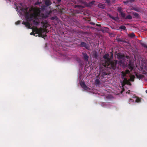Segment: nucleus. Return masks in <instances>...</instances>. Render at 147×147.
Segmentation results:
<instances>
[{"label":"nucleus","instance_id":"45","mask_svg":"<svg viewBox=\"0 0 147 147\" xmlns=\"http://www.w3.org/2000/svg\"><path fill=\"white\" fill-rule=\"evenodd\" d=\"M125 84H124V83H123V82L122 83V86H124V85H125Z\"/></svg>","mask_w":147,"mask_h":147},{"label":"nucleus","instance_id":"30","mask_svg":"<svg viewBox=\"0 0 147 147\" xmlns=\"http://www.w3.org/2000/svg\"><path fill=\"white\" fill-rule=\"evenodd\" d=\"M42 3L41 2H39L38 1H37L36 3H34V5H39Z\"/></svg>","mask_w":147,"mask_h":147},{"label":"nucleus","instance_id":"6","mask_svg":"<svg viewBox=\"0 0 147 147\" xmlns=\"http://www.w3.org/2000/svg\"><path fill=\"white\" fill-rule=\"evenodd\" d=\"M117 58L119 59H123L125 56L124 55L120 53H117Z\"/></svg>","mask_w":147,"mask_h":147},{"label":"nucleus","instance_id":"42","mask_svg":"<svg viewBox=\"0 0 147 147\" xmlns=\"http://www.w3.org/2000/svg\"><path fill=\"white\" fill-rule=\"evenodd\" d=\"M26 23H27V22H25L24 21H23L22 22V24L25 25V24H26Z\"/></svg>","mask_w":147,"mask_h":147},{"label":"nucleus","instance_id":"1","mask_svg":"<svg viewBox=\"0 0 147 147\" xmlns=\"http://www.w3.org/2000/svg\"><path fill=\"white\" fill-rule=\"evenodd\" d=\"M27 8H22L21 10L22 11H24L25 17L28 21L30 22L34 20L33 21L34 24L35 25H38L40 22L38 19L37 18V17L40 15V10L38 8H36V10L38 13H30V12L27 11Z\"/></svg>","mask_w":147,"mask_h":147},{"label":"nucleus","instance_id":"23","mask_svg":"<svg viewBox=\"0 0 147 147\" xmlns=\"http://www.w3.org/2000/svg\"><path fill=\"white\" fill-rule=\"evenodd\" d=\"M122 76L121 78L122 79H123L126 76V74L123 71L121 72Z\"/></svg>","mask_w":147,"mask_h":147},{"label":"nucleus","instance_id":"40","mask_svg":"<svg viewBox=\"0 0 147 147\" xmlns=\"http://www.w3.org/2000/svg\"><path fill=\"white\" fill-rule=\"evenodd\" d=\"M59 12H60V13H62L63 12L62 9H59Z\"/></svg>","mask_w":147,"mask_h":147},{"label":"nucleus","instance_id":"3","mask_svg":"<svg viewBox=\"0 0 147 147\" xmlns=\"http://www.w3.org/2000/svg\"><path fill=\"white\" fill-rule=\"evenodd\" d=\"M32 32L30 33L31 35H33L36 36L37 35H35L36 34L38 35V36L42 38L46 37L47 35L45 34V35H42V33L45 32V31L43 30L42 28H38L37 27H35L32 29Z\"/></svg>","mask_w":147,"mask_h":147},{"label":"nucleus","instance_id":"22","mask_svg":"<svg viewBox=\"0 0 147 147\" xmlns=\"http://www.w3.org/2000/svg\"><path fill=\"white\" fill-rule=\"evenodd\" d=\"M95 83L96 85H99L100 84V81L98 79H96L95 80Z\"/></svg>","mask_w":147,"mask_h":147},{"label":"nucleus","instance_id":"19","mask_svg":"<svg viewBox=\"0 0 147 147\" xmlns=\"http://www.w3.org/2000/svg\"><path fill=\"white\" fill-rule=\"evenodd\" d=\"M51 19L52 20H55L56 21H57L58 20V18L56 16H55L53 17H52L51 18Z\"/></svg>","mask_w":147,"mask_h":147},{"label":"nucleus","instance_id":"8","mask_svg":"<svg viewBox=\"0 0 147 147\" xmlns=\"http://www.w3.org/2000/svg\"><path fill=\"white\" fill-rule=\"evenodd\" d=\"M82 55L83 56V58L85 61H88V59L89 57L86 53H82Z\"/></svg>","mask_w":147,"mask_h":147},{"label":"nucleus","instance_id":"46","mask_svg":"<svg viewBox=\"0 0 147 147\" xmlns=\"http://www.w3.org/2000/svg\"><path fill=\"white\" fill-rule=\"evenodd\" d=\"M126 57L127 59H128L129 57V56H127Z\"/></svg>","mask_w":147,"mask_h":147},{"label":"nucleus","instance_id":"2","mask_svg":"<svg viewBox=\"0 0 147 147\" xmlns=\"http://www.w3.org/2000/svg\"><path fill=\"white\" fill-rule=\"evenodd\" d=\"M109 54H107L103 56V58L105 59V62L104 66L106 67L115 70L116 68L117 62L111 61L109 57Z\"/></svg>","mask_w":147,"mask_h":147},{"label":"nucleus","instance_id":"48","mask_svg":"<svg viewBox=\"0 0 147 147\" xmlns=\"http://www.w3.org/2000/svg\"><path fill=\"white\" fill-rule=\"evenodd\" d=\"M92 24L93 25H94L95 24V23H92Z\"/></svg>","mask_w":147,"mask_h":147},{"label":"nucleus","instance_id":"36","mask_svg":"<svg viewBox=\"0 0 147 147\" xmlns=\"http://www.w3.org/2000/svg\"><path fill=\"white\" fill-rule=\"evenodd\" d=\"M142 46H143L145 48H147V46L144 44H142Z\"/></svg>","mask_w":147,"mask_h":147},{"label":"nucleus","instance_id":"41","mask_svg":"<svg viewBox=\"0 0 147 147\" xmlns=\"http://www.w3.org/2000/svg\"><path fill=\"white\" fill-rule=\"evenodd\" d=\"M76 7H80V5H75Z\"/></svg>","mask_w":147,"mask_h":147},{"label":"nucleus","instance_id":"49","mask_svg":"<svg viewBox=\"0 0 147 147\" xmlns=\"http://www.w3.org/2000/svg\"><path fill=\"white\" fill-rule=\"evenodd\" d=\"M130 100H132V99H130Z\"/></svg>","mask_w":147,"mask_h":147},{"label":"nucleus","instance_id":"29","mask_svg":"<svg viewBox=\"0 0 147 147\" xmlns=\"http://www.w3.org/2000/svg\"><path fill=\"white\" fill-rule=\"evenodd\" d=\"M46 6L44 5H42L41 6V9L42 10H44L45 9Z\"/></svg>","mask_w":147,"mask_h":147},{"label":"nucleus","instance_id":"18","mask_svg":"<svg viewBox=\"0 0 147 147\" xmlns=\"http://www.w3.org/2000/svg\"><path fill=\"white\" fill-rule=\"evenodd\" d=\"M133 14L134 16L135 17L137 18H139L140 17L139 15L136 12H133L132 13Z\"/></svg>","mask_w":147,"mask_h":147},{"label":"nucleus","instance_id":"14","mask_svg":"<svg viewBox=\"0 0 147 147\" xmlns=\"http://www.w3.org/2000/svg\"><path fill=\"white\" fill-rule=\"evenodd\" d=\"M128 37L131 38H133L135 37V35L134 33H131L128 34Z\"/></svg>","mask_w":147,"mask_h":147},{"label":"nucleus","instance_id":"26","mask_svg":"<svg viewBox=\"0 0 147 147\" xmlns=\"http://www.w3.org/2000/svg\"><path fill=\"white\" fill-rule=\"evenodd\" d=\"M132 19V16L130 15H128L126 16L125 18L126 19Z\"/></svg>","mask_w":147,"mask_h":147},{"label":"nucleus","instance_id":"21","mask_svg":"<svg viewBox=\"0 0 147 147\" xmlns=\"http://www.w3.org/2000/svg\"><path fill=\"white\" fill-rule=\"evenodd\" d=\"M110 18H112V19L115 20V21H117V20H119V18L118 17H114L113 16H110Z\"/></svg>","mask_w":147,"mask_h":147},{"label":"nucleus","instance_id":"38","mask_svg":"<svg viewBox=\"0 0 147 147\" xmlns=\"http://www.w3.org/2000/svg\"><path fill=\"white\" fill-rule=\"evenodd\" d=\"M126 84H128L129 85H131V83L129 82V81H128V82H127V83Z\"/></svg>","mask_w":147,"mask_h":147},{"label":"nucleus","instance_id":"34","mask_svg":"<svg viewBox=\"0 0 147 147\" xmlns=\"http://www.w3.org/2000/svg\"><path fill=\"white\" fill-rule=\"evenodd\" d=\"M20 21L18 20L16 22L15 24L16 25H18L20 24Z\"/></svg>","mask_w":147,"mask_h":147},{"label":"nucleus","instance_id":"17","mask_svg":"<svg viewBox=\"0 0 147 147\" xmlns=\"http://www.w3.org/2000/svg\"><path fill=\"white\" fill-rule=\"evenodd\" d=\"M135 78V76L134 75H132L130 77V78L129 80L131 82H134V81Z\"/></svg>","mask_w":147,"mask_h":147},{"label":"nucleus","instance_id":"11","mask_svg":"<svg viewBox=\"0 0 147 147\" xmlns=\"http://www.w3.org/2000/svg\"><path fill=\"white\" fill-rule=\"evenodd\" d=\"M128 67L131 70H132L133 69V65L130 61L129 62L128 65Z\"/></svg>","mask_w":147,"mask_h":147},{"label":"nucleus","instance_id":"13","mask_svg":"<svg viewBox=\"0 0 147 147\" xmlns=\"http://www.w3.org/2000/svg\"><path fill=\"white\" fill-rule=\"evenodd\" d=\"M49 14H44L42 13L41 14V17L42 18L44 19H46L47 18Z\"/></svg>","mask_w":147,"mask_h":147},{"label":"nucleus","instance_id":"27","mask_svg":"<svg viewBox=\"0 0 147 147\" xmlns=\"http://www.w3.org/2000/svg\"><path fill=\"white\" fill-rule=\"evenodd\" d=\"M120 13L121 15L122 18H124L125 17V13L122 12H121V13Z\"/></svg>","mask_w":147,"mask_h":147},{"label":"nucleus","instance_id":"10","mask_svg":"<svg viewBox=\"0 0 147 147\" xmlns=\"http://www.w3.org/2000/svg\"><path fill=\"white\" fill-rule=\"evenodd\" d=\"M45 3L46 7L50 6L52 4L50 0H45Z\"/></svg>","mask_w":147,"mask_h":147},{"label":"nucleus","instance_id":"9","mask_svg":"<svg viewBox=\"0 0 147 147\" xmlns=\"http://www.w3.org/2000/svg\"><path fill=\"white\" fill-rule=\"evenodd\" d=\"M80 85L82 88H83L85 90L88 89V87L86 85L84 82H82L80 83Z\"/></svg>","mask_w":147,"mask_h":147},{"label":"nucleus","instance_id":"20","mask_svg":"<svg viewBox=\"0 0 147 147\" xmlns=\"http://www.w3.org/2000/svg\"><path fill=\"white\" fill-rule=\"evenodd\" d=\"M123 79H124L123 82L124 84H126L127 83L129 80H128L127 78H123Z\"/></svg>","mask_w":147,"mask_h":147},{"label":"nucleus","instance_id":"16","mask_svg":"<svg viewBox=\"0 0 147 147\" xmlns=\"http://www.w3.org/2000/svg\"><path fill=\"white\" fill-rule=\"evenodd\" d=\"M25 26L26 27H27L29 29L31 28V24L28 22H27V23H26V24L25 25Z\"/></svg>","mask_w":147,"mask_h":147},{"label":"nucleus","instance_id":"12","mask_svg":"<svg viewBox=\"0 0 147 147\" xmlns=\"http://www.w3.org/2000/svg\"><path fill=\"white\" fill-rule=\"evenodd\" d=\"M98 7L100 8L104 9L105 7V4L100 3L98 5Z\"/></svg>","mask_w":147,"mask_h":147},{"label":"nucleus","instance_id":"33","mask_svg":"<svg viewBox=\"0 0 147 147\" xmlns=\"http://www.w3.org/2000/svg\"><path fill=\"white\" fill-rule=\"evenodd\" d=\"M42 23L45 26V25L47 24L48 23L47 21H45V22H42Z\"/></svg>","mask_w":147,"mask_h":147},{"label":"nucleus","instance_id":"47","mask_svg":"<svg viewBox=\"0 0 147 147\" xmlns=\"http://www.w3.org/2000/svg\"><path fill=\"white\" fill-rule=\"evenodd\" d=\"M60 5H58L57 6V7H58V9H59V6Z\"/></svg>","mask_w":147,"mask_h":147},{"label":"nucleus","instance_id":"32","mask_svg":"<svg viewBox=\"0 0 147 147\" xmlns=\"http://www.w3.org/2000/svg\"><path fill=\"white\" fill-rule=\"evenodd\" d=\"M124 72L127 74H128V73H129L130 71L129 70L127 69L125 71V72Z\"/></svg>","mask_w":147,"mask_h":147},{"label":"nucleus","instance_id":"5","mask_svg":"<svg viewBox=\"0 0 147 147\" xmlns=\"http://www.w3.org/2000/svg\"><path fill=\"white\" fill-rule=\"evenodd\" d=\"M116 40L118 42H125L127 43H128V42L127 41H125L124 38H116Z\"/></svg>","mask_w":147,"mask_h":147},{"label":"nucleus","instance_id":"31","mask_svg":"<svg viewBox=\"0 0 147 147\" xmlns=\"http://www.w3.org/2000/svg\"><path fill=\"white\" fill-rule=\"evenodd\" d=\"M133 9L137 11H139V9L137 8L134 7H133Z\"/></svg>","mask_w":147,"mask_h":147},{"label":"nucleus","instance_id":"43","mask_svg":"<svg viewBox=\"0 0 147 147\" xmlns=\"http://www.w3.org/2000/svg\"><path fill=\"white\" fill-rule=\"evenodd\" d=\"M140 99H137L136 100V101L137 102H139V101H140Z\"/></svg>","mask_w":147,"mask_h":147},{"label":"nucleus","instance_id":"35","mask_svg":"<svg viewBox=\"0 0 147 147\" xmlns=\"http://www.w3.org/2000/svg\"><path fill=\"white\" fill-rule=\"evenodd\" d=\"M106 2L108 4H109L110 3L111 1L109 0H106Z\"/></svg>","mask_w":147,"mask_h":147},{"label":"nucleus","instance_id":"28","mask_svg":"<svg viewBox=\"0 0 147 147\" xmlns=\"http://www.w3.org/2000/svg\"><path fill=\"white\" fill-rule=\"evenodd\" d=\"M119 28L121 29L125 30L126 29V27L124 26H121L119 27Z\"/></svg>","mask_w":147,"mask_h":147},{"label":"nucleus","instance_id":"39","mask_svg":"<svg viewBox=\"0 0 147 147\" xmlns=\"http://www.w3.org/2000/svg\"><path fill=\"white\" fill-rule=\"evenodd\" d=\"M61 1V0H57V3H59Z\"/></svg>","mask_w":147,"mask_h":147},{"label":"nucleus","instance_id":"50","mask_svg":"<svg viewBox=\"0 0 147 147\" xmlns=\"http://www.w3.org/2000/svg\"><path fill=\"white\" fill-rule=\"evenodd\" d=\"M121 61H120V62H121Z\"/></svg>","mask_w":147,"mask_h":147},{"label":"nucleus","instance_id":"4","mask_svg":"<svg viewBox=\"0 0 147 147\" xmlns=\"http://www.w3.org/2000/svg\"><path fill=\"white\" fill-rule=\"evenodd\" d=\"M108 73L105 71H101L100 73V78L101 79H102L104 78H106V76L108 75Z\"/></svg>","mask_w":147,"mask_h":147},{"label":"nucleus","instance_id":"24","mask_svg":"<svg viewBox=\"0 0 147 147\" xmlns=\"http://www.w3.org/2000/svg\"><path fill=\"white\" fill-rule=\"evenodd\" d=\"M134 1V0H127V1L124 2V3H125L127 4L129 2L131 3L133 1Z\"/></svg>","mask_w":147,"mask_h":147},{"label":"nucleus","instance_id":"7","mask_svg":"<svg viewBox=\"0 0 147 147\" xmlns=\"http://www.w3.org/2000/svg\"><path fill=\"white\" fill-rule=\"evenodd\" d=\"M80 46L81 47H84L87 49H88V48H89L88 45H87L85 42H81Z\"/></svg>","mask_w":147,"mask_h":147},{"label":"nucleus","instance_id":"44","mask_svg":"<svg viewBox=\"0 0 147 147\" xmlns=\"http://www.w3.org/2000/svg\"><path fill=\"white\" fill-rule=\"evenodd\" d=\"M96 26H98L100 27L101 26V25L100 24H96Z\"/></svg>","mask_w":147,"mask_h":147},{"label":"nucleus","instance_id":"15","mask_svg":"<svg viewBox=\"0 0 147 147\" xmlns=\"http://www.w3.org/2000/svg\"><path fill=\"white\" fill-rule=\"evenodd\" d=\"M93 57L95 59H97L98 58V55L97 53L96 52H94L93 53Z\"/></svg>","mask_w":147,"mask_h":147},{"label":"nucleus","instance_id":"37","mask_svg":"<svg viewBox=\"0 0 147 147\" xmlns=\"http://www.w3.org/2000/svg\"><path fill=\"white\" fill-rule=\"evenodd\" d=\"M95 2V1H93L92 2H91L89 4H90V5H92L93 4V3L94 2Z\"/></svg>","mask_w":147,"mask_h":147},{"label":"nucleus","instance_id":"25","mask_svg":"<svg viewBox=\"0 0 147 147\" xmlns=\"http://www.w3.org/2000/svg\"><path fill=\"white\" fill-rule=\"evenodd\" d=\"M117 11L119 13H121L122 12V8L121 7H119L117 8Z\"/></svg>","mask_w":147,"mask_h":147}]
</instances>
